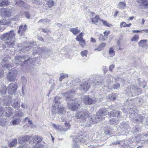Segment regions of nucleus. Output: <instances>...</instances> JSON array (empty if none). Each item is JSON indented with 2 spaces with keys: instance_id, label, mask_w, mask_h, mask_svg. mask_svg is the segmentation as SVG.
I'll use <instances>...</instances> for the list:
<instances>
[{
  "instance_id": "30",
  "label": "nucleus",
  "mask_w": 148,
  "mask_h": 148,
  "mask_svg": "<svg viewBox=\"0 0 148 148\" xmlns=\"http://www.w3.org/2000/svg\"><path fill=\"white\" fill-rule=\"evenodd\" d=\"M83 32H81L80 33L76 38V40L78 41L83 40L82 37L83 36Z\"/></svg>"
},
{
  "instance_id": "42",
  "label": "nucleus",
  "mask_w": 148,
  "mask_h": 148,
  "mask_svg": "<svg viewBox=\"0 0 148 148\" xmlns=\"http://www.w3.org/2000/svg\"><path fill=\"white\" fill-rule=\"evenodd\" d=\"M79 45L81 46L82 47H83L86 45L85 41L84 39L79 41Z\"/></svg>"
},
{
  "instance_id": "32",
  "label": "nucleus",
  "mask_w": 148,
  "mask_h": 148,
  "mask_svg": "<svg viewBox=\"0 0 148 148\" xmlns=\"http://www.w3.org/2000/svg\"><path fill=\"white\" fill-rule=\"evenodd\" d=\"M16 4L19 6H24V3L21 0H18L16 2Z\"/></svg>"
},
{
  "instance_id": "43",
  "label": "nucleus",
  "mask_w": 148,
  "mask_h": 148,
  "mask_svg": "<svg viewBox=\"0 0 148 148\" xmlns=\"http://www.w3.org/2000/svg\"><path fill=\"white\" fill-rule=\"evenodd\" d=\"M4 12L5 13V16L7 17H9L11 15V12L9 10L4 11Z\"/></svg>"
},
{
  "instance_id": "3",
  "label": "nucleus",
  "mask_w": 148,
  "mask_h": 148,
  "mask_svg": "<svg viewBox=\"0 0 148 148\" xmlns=\"http://www.w3.org/2000/svg\"><path fill=\"white\" fill-rule=\"evenodd\" d=\"M108 111L106 108L101 109L99 110L96 113L95 116V121L93 122L96 123L97 122L100 121L103 119V116H105L107 114Z\"/></svg>"
},
{
  "instance_id": "40",
  "label": "nucleus",
  "mask_w": 148,
  "mask_h": 148,
  "mask_svg": "<svg viewBox=\"0 0 148 148\" xmlns=\"http://www.w3.org/2000/svg\"><path fill=\"white\" fill-rule=\"evenodd\" d=\"M87 53L88 51L86 50L81 51L80 54L82 57H86Z\"/></svg>"
},
{
  "instance_id": "47",
  "label": "nucleus",
  "mask_w": 148,
  "mask_h": 148,
  "mask_svg": "<svg viewBox=\"0 0 148 148\" xmlns=\"http://www.w3.org/2000/svg\"><path fill=\"white\" fill-rule=\"evenodd\" d=\"M148 30L144 29V30H132V32L133 33H138V32H140L142 31H144L146 33H147L148 32Z\"/></svg>"
},
{
  "instance_id": "17",
  "label": "nucleus",
  "mask_w": 148,
  "mask_h": 148,
  "mask_svg": "<svg viewBox=\"0 0 148 148\" xmlns=\"http://www.w3.org/2000/svg\"><path fill=\"white\" fill-rule=\"evenodd\" d=\"M92 23L97 25L99 22H101V19L99 18L98 16L97 15L95 17L92 18Z\"/></svg>"
},
{
  "instance_id": "31",
  "label": "nucleus",
  "mask_w": 148,
  "mask_h": 148,
  "mask_svg": "<svg viewBox=\"0 0 148 148\" xmlns=\"http://www.w3.org/2000/svg\"><path fill=\"white\" fill-rule=\"evenodd\" d=\"M7 88L5 86H1L0 88V92L2 94H5L6 93Z\"/></svg>"
},
{
  "instance_id": "44",
  "label": "nucleus",
  "mask_w": 148,
  "mask_h": 148,
  "mask_svg": "<svg viewBox=\"0 0 148 148\" xmlns=\"http://www.w3.org/2000/svg\"><path fill=\"white\" fill-rule=\"evenodd\" d=\"M50 21L47 19H43L40 20L39 21V23H45L46 22V23H49Z\"/></svg>"
},
{
  "instance_id": "24",
  "label": "nucleus",
  "mask_w": 148,
  "mask_h": 148,
  "mask_svg": "<svg viewBox=\"0 0 148 148\" xmlns=\"http://www.w3.org/2000/svg\"><path fill=\"white\" fill-rule=\"evenodd\" d=\"M101 22L103 24V25L107 27H112V25L110 23L107 21L104 20L103 19H101Z\"/></svg>"
},
{
  "instance_id": "39",
  "label": "nucleus",
  "mask_w": 148,
  "mask_h": 148,
  "mask_svg": "<svg viewBox=\"0 0 148 148\" xmlns=\"http://www.w3.org/2000/svg\"><path fill=\"white\" fill-rule=\"evenodd\" d=\"M110 124H112L115 125H116L117 123V121L115 119H111L110 120Z\"/></svg>"
},
{
  "instance_id": "53",
  "label": "nucleus",
  "mask_w": 148,
  "mask_h": 148,
  "mask_svg": "<svg viewBox=\"0 0 148 148\" xmlns=\"http://www.w3.org/2000/svg\"><path fill=\"white\" fill-rule=\"evenodd\" d=\"M27 145L26 144H22L19 146L17 148H27Z\"/></svg>"
},
{
  "instance_id": "16",
  "label": "nucleus",
  "mask_w": 148,
  "mask_h": 148,
  "mask_svg": "<svg viewBox=\"0 0 148 148\" xmlns=\"http://www.w3.org/2000/svg\"><path fill=\"white\" fill-rule=\"evenodd\" d=\"M20 118H15L13 119L10 122V123L13 125H16L19 124L21 122Z\"/></svg>"
},
{
  "instance_id": "49",
  "label": "nucleus",
  "mask_w": 148,
  "mask_h": 148,
  "mask_svg": "<svg viewBox=\"0 0 148 148\" xmlns=\"http://www.w3.org/2000/svg\"><path fill=\"white\" fill-rule=\"evenodd\" d=\"M120 86V84L118 83H116L114 84L113 86V88L114 89H117Z\"/></svg>"
},
{
  "instance_id": "27",
  "label": "nucleus",
  "mask_w": 148,
  "mask_h": 148,
  "mask_svg": "<svg viewBox=\"0 0 148 148\" xmlns=\"http://www.w3.org/2000/svg\"><path fill=\"white\" fill-rule=\"evenodd\" d=\"M118 6L119 8L125 9L126 6V4L125 3L121 2L119 3Z\"/></svg>"
},
{
  "instance_id": "9",
  "label": "nucleus",
  "mask_w": 148,
  "mask_h": 148,
  "mask_svg": "<svg viewBox=\"0 0 148 148\" xmlns=\"http://www.w3.org/2000/svg\"><path fill=\"white\" fill-rule=\"evenodd\" d=\"M17 72L11 71L8 73L7 78L8 80L10 82L14 81L17 75Z\"/></svg>"
},
{
  "instance_id": "13",
  "label": "nucleus",
  "mask_w": 148,
  "mask_h": 148,
  "mask_svg": "<svg viewBox=\"0 0 148 148\" xmlns=\"http://www.w3.org/2000/svg\"><path fill=\"white\" fill-rule=\"evenodd\" d=\"M34 53H38L40 54L46 53L47 51V48H38V47H35L34 48Z\"/></svg>"
},
{
  "instance_id": "28",
  "label": "nucleus",
  "mask_w": 148,
  "mask_h": 148,
  "mask_svg": "<svg viewBox=\"0 0 148 148\" xmlns=\"http://www.w3.org/2000/svg\"><path fill=\"white\" fill-rule=\"evenodd\" d=\"M32 139L34 140H35L37 142H40L42 140L41 137L37 135H35L32 137Z\"/></svg>"
},
{
  "instance_id": "41",
  "label": "nucleus",
  "mask_w": 148,
  "mask_h": 148,
  "mask_svg": "<svg viewBox=\"0 0 148 148\" xmlns=\"http://www.w3.org/2000/svg\"><path fill=\"white\" fill-rule=\"evenodd\" d=\"M68 75L67 74H64L61 75L59 78V80L61 82L62 81V79L68 77Z\"/></svg>"
},
{
  "instance_id": "10",
  "label": "nucleus",
  "mask_w": 148,
  "mask_h": 148,
  "mask_svg": "<svg viewBox=\"0 0 148 148\" xmlns=\"http://www.w3.org/2000/svg\"><path fill=\"white\" fill-rule=\"evenodd\" d=\"M90 83L89 81H86L84 83L80 84V90L84 92H86L89 88L90 86Z\"/></svg>"
},
{
  "instance_id": "26",
  "label": "nucleus",
  "mask_w": 148,
  "mask_h": 148,
  "mask_svg": "<svg viewBox=\"0 0 148 148\" xmlns=\"http://www.w3.org/2000/svg\"><path fill=\"white\" fill-rule=\"evenodd\" d=\"M147 40H141L139 42L138 44L140 46L142 47H145L147 45Z\"/></svg>"
},
{
  "instance_id": "64",
  "label": "nucleus",
  "mask_w": 148,
  "mask_h": 148,
  "mask_svg": "<svg viewBox=\"0 0 148 148\" xmlns=\"http://www.w3.org/2000/svg\"><path fill=\"white\" fill-rule=\"evenodd\" d=\"M73 148H80L78 146V145L77 143H75L73 146Z\"/></svg>"
},
{
  "instance_id": "58",
  "label": "nucleus",
  "mask_w": 148,
  "mask_h": 148,
  "mask_svg": "<svg viewBox=\"0 0 148 148\" xmlns=\"http://www.w3.org/2000/svg\"><path fill=\"white\" fill-rule=\"evenodd\" d=\"M64 124L66 127L68 128V129H70L71 128V125L69 123H67L66 122L64 123Z\"/></svg>"
},
{
  "instance_id": "23",
  "label": "nucleus",
  "mask_w": 148,
  "mask_h": 148,
  "mask_svg": "<svg viewBox=\"0 0 148 148\" xmlns=\"http://www.w3.org/2000/svg\"><path fill=\"white\" fill-rule=\"evenodd\" d=\"M32 136L29 135L26 136L21 138V140L24 142L29 141L31 139H32Z\"/></svg>"
},
{
  "instance_id": "48",
  "label": "nucleus",
  "mask_w": 148,
  "mask_h": 148,
  "mask_svg": "<svg viewBox=\"0 0 148 148\" xmlns=\"http://www.w3.org/2000/svg\"><path fill=\"white\" fill-rule=\"evenodd\" d=\"M42 31L45 33L49 34L51 33V32L50 30L47 29V28H46L45 29H42Z\"/></svg>"
},
{
  "instance_id": "36",
  "label": "nucleus",
  "mask_w": 148,
  "mask_h": 148,
  "mask_svg": "<svg viewBox=\"0 0 148 148\" xmlns=\"http://www.w3.org/2000/svg\"><path fill=\"white\" fill-rule=\"evenodd\" d=\"M139 36L138 35H134L131 39V40L133 42H137L139 39Z\"/></svg>"
},
{
  "instance_id": "38",
  "label": "nucleus",
  "mask_w": 148,
  "mask_h": 148,
  "mask_svg": "<svg viewBox=\"0 0 148 148\" xmlns=\"http://www.w3.org/2000/svg\"><path fill=\"white\" fill-rule=\"evenodd\" d=\"M96 86L97 88L99 87L102 86V82L100 79H99V81L97 79V81L95 82Z\"/></svg>"
},
{
  "instance_id": "29",
  "label": "nucleus",
  "mask_w": 148,
  "mask_h": 148,
  "mask_svg": "<svg viewBox=\"0 0 148 148\" xmlns=\"http://www.w3.org/2000/svg\"><path fill=\"white\" fill-rule=\"evenodd\" d=\"M120 127L121 128L124 129H127L129 128V125L125 122H123L121 123Z\"/></svg>"
},
{
  "instance_id": "57",
  "label": "nucleus",
  "mask_w": 148,
  "mask_h": 148,
  "mask_svg": "<svg viewBox=\"0 0 148 148\" xmlns=\"http://www.w3.org/2000/svg\"><path fill=\"white\" fill-rule=\"evenodd\" d=\"M25 16L27 18H29L30 17V15L29 13L28 12H25L24 14Z\"/></svg>"
},
{
  "instance_id": "63",
  "label": "nucleus",
  "mask_w": 148,
  "mask_h": 148,
  "mask_svg": "<svg viewBox=\"0 0 148 148\" xmlns=\"http://www.w3.org/2000/svg\"><path fill=\"white\" fill-rule=\"evenodd\" d=\"M5 110V109L4 110L3 108H1V107L0 108V116L2 114H3L4 111Z\"/></svg>"
},
{
  "instance_id": "4",
  "label": "nucleus",
  "mask_w": 148,
  "mask_h": 148,
  "mask_svg": "<svg viewBox=\"0 0 148 148\" xmlns=\"http://www.w3.org/2000/svg\"><path fill=\"white\" fill-rule=\"evenodd\" d=\"M55 103L53 107L52 112L53 115L57 114H64L66 112L65 108L61 107V106L58 105L59 104V102L57 101L55 102Z\"/></svg>"
},
{
  "instance_id": "61",
  "label": "nucleus",
  "mask_w": 148,
  "mask_h": 148,
  "mask_svg": "<svg viewBox=\"0 0 148 148\" xmlns=\"http://www.w3.org/2000/svg\"><path fill=\"white\" fill-rule=\"evenodd\" d=\"M32 1L33 3H35L37 4L40 3L39 0H32Z\"/></svg>"
},
{
  "instance_id": "5",
  "label": "nucleus",
  "mask_w": 148,
  "mask_h": 148,
  "mask_svg": "<svg viewBox=\"0 0 148 148\" xmlns=\"http://www.w3.org/2000/svg\"><path fill=\"white\" fill-rule=\"evenodd\" d=\"M89 113L86 110H81L77 112L75 116L77 119H85L89 116Z\"/></svg>"
},
{
  "instance_id": "50",
  "label": "nucleus",
  "mask_w": 148,
  "mask_h": 148,
  "mask_svg": "<svg viewBox=\"0 0 148 148\" xmlns=\"http://www.w3.org/2000/svg\"><path fill=\"white\" fill-rule=\"evenodd\" d=\"M17 116H23L24 115V113L20 111H18L16 112Z\"/></svg>"
},
{
  "instance_id": "35",
  "label": "nucleus",
  "mask_w": 148,
  "mask_h": 148,
  "mask_svg": "<svg viewBox=\"0 0 148 148\" xmlns=\"http://www.w3.org/2000/svg\"><path fill=\"white\" fill-rule=\"evenodd\" d=\"M1 3H0V6H3L7 5H8V1H3V0L1 1Z\"/></svg>"
},
{
  "instance_id": "19",
  "label": "nucleus",
  "mask_w": 148,
  "mask_h": 148,
  "mask_svg": "<svg viewBox=\"0 0 148 148\" xmlns=\"http://www.w3.org/2000/svg\"><path fill=\"white\" fill-rule=\"evenodd\" d=\"M8 59L7 58H5L3 60V62L2 63V65H3V68L4 69H10L11 66V65L9 64L8 63H6L5 64V62H7L8 61Z\"/></svg>"
},
{
  "instance_id": "20",
  "label": "nucleus",
  "mask_w": 148,
  "mask_h": 148,
  "mask_svg": "<svg viewBox=\"0 0 148 148\" xmlns=\"http://www.w3.org/2000/svg\"><path fill=\"white\" fill-rule=\"evenodd\" d=\"M108 112V110H107ZM108 115L109 116H115L118 117L120 115V112L119 111H115L114 112H111L110 113H109L108 112Z\"/></svg>"
},
{
  "instance_id": "1",
  "label": "nucleus",
  "mask_w": 148,
  "mask_h": 148,
  "mask_svg": "<svg viewBox=\"0 0 148 148\" xmlns=\"http://www.w3.org/2000/svg\"><path fill=\"white\" fill-rule=\"evenodd\" d=\"M75 92V91H71L65 94L66 100L68 101L67 103L68 108L71 110L75 111L78 108L80 104L77 99L73 100L70 99L73 96Z\"/></svg>"
},
{
  "instance_id": "8",
  "label": "nucleus",
  "mask_w": 148,
  "mask_h": 148,
  "mask_svg": "<svg viewBox=\"0 0 148 148\" xmlns=\"http://www.w3.org/2000/svg\"><path fill=\"white\" fill-rule=\"evenodd\" d=\"M73 138L74 139V142H75L76 143H78V141L84 143L85 144H86L87 143V142L86 141V138H87L86 137L80 135H78L74 136Z\"/></svg>"
},
{
  "instance_id": "55",
  "label": "nucleus",
  "mask_w": 148,
  "mask_h": 148,
  "mask_svg": "<svg viewBox=\"0 0 148 148\" xmlns=\"http://www.w3.org/2000/svg\"><path fill=\"white\" fill-rule=\"evenodd\" d=\"M53 126L54 127L58 130H60V129L59 125H58L55 124H53Z\"/></svg>"
},
{
  "instance_id": "11",
  "label": "nucleus",
  "mask_w": 148,
  "mask_h": 148,
  "mask_svg": "<svg viewBox=\"0 0 148 148\" xmlns=\"http://www.w3.org/2000/svg\"><path fill=\"white\" fill-rule=\"evenodd\" d=\"M130 116L134 120H135L136 122L138 121L139 122H142V121L143 118V116L140 115L136 113H131L130 114Z\"/></svg>"
},
{
  "instance_id": "14",
  "label": "nucleus",
  "mask_w": 148,
  "mask_h": 148,
  "mask_svg": "<svg viewBox=\"0 0 148 148\" xmlns=\"http://www.w3.org/2000/svg\"><path fill=\"white\" fill-rule=\"evenodd\" d=\"M27 29V26L26 25H21L19 27V29L18 31V34H21V35H22L24 33H25Z\"/></svg>"
},
{
  "instance_id": "22",
  "label": "nucleus",
  "mask_w": 148,
  "mask_h": 148,
  "mask_svg": "<svg viewBox=\"0 0 148 148\" xmlns=\"http://www.w3.org/2000/svg\"><path fill=\"white\" fill-rule=\"evenodd\" d=\"M69 30L74 35H76L80 32V30L78 27L70 29Z\"/></svg>"
},
{
  "instance_id": "56",
  "label": "nucleus",
  "mask_w": 148,
  "mask_h": 148,
  "mask_svg": "<svg viewBox=\"0 0 148 148\" xmlns=\"http://www.w3.org/2000/svg\"><path fill=\"white\" fill-rule=\"evenodd\" d=\"M95 121V117H93L91 118L90 119V121L92 124H95L96 123H94L93 121Z\"/></svg>"
},
{
  "instance_id": "59",
  "label": "nucleus",
  "mask_w": 148,
  "mask_h": 148,
  "mask_svg": "<svg viewBox=\"0 0 148 148\" xmlns=\"http://www.w3.org/2000/svg\"><path fill=\"white\" fill-rule=\"evenodd\" d=\"M126 23H125L124 22H122L120 24V27H121V26H122L123 27H126Z\"/></svg>"
},
{
  "instance_id": "62",
  "label": "nucleus",
  "mask_w": 148,
  "mask_h": 148,
  "mask_svg": "<svg viewBox=\"0 0 148 148\" xmlns=\"http://www.w3.org/2000/svg\"><path fill=\"white\" fill-rule=\"evenodd\" d=\"M22 82L23 83L25 84L27 82V79L25 77H22Z\"/></svg>"
},
{
  "instance_id": "60",
  "label": "nucleus",
  "mask_w": 148,
  "mask_h": 148,
  "mask_svg": "<svg viewBox=\"0 0 148 148\" xmlns=\"http://www.w3.org/2000/svg\"><path fill=\"white\" fill-rule=\"evenodd\" d=\"M109 108L110 110H114L116 109V107L113 105L110 106L109 107Z\"/></svg>"
},
{
  "instance_id": "12",
  "label": "nucleus",
  "mask_w": 148,
  "mask_h": 148,
  "mask_svg": "<svg viewBox=\"0 0 148 148\" xmlns=\"http://www.w3.org/2000/svg\"><path fill=\"white\" fill-rule=\"evenodd\" d=\"M17 86L14 83H11L8 87V90L9 93L11 95L14 93L17 89Z\"/></svg>"
},
{
  "instance_id": "54",
  "label": "nucleus",
  "mask_w": 148,
  "mask_h": 148,
  "mask_svg": "<svg viewBox=\"0 0 148 148\" xmlns=\"http://www.w3.org/2000/svg\"><path fill=\"white\" fill-rule=\"evenodd\" d=\"M110 32L109 31H106L103 32V34H104V36L105 37H108V35L110 33Z\"/></svg>"
},
{
  "instance_id": "34",
  "label": "nucleus",
  "mask_w": 148,
  "mask_h": 148,
  "mask_svg": "<svg viewBox=\"0 0 148 148\" xmlns=\"http://www.w3.org/2000/svg\"><path fill=\"white\" fill-rule=\"evenodd\" d=\"M12 106L15 109H17L20 107L18 102L17 101H15L14 103H12Z\"/></svg>"
},
{
  "instance_id": "25",
  "label": "nucleus",
  "mask_w": 148,
  "mask_h": 148,
  "mask_svg": "<svg viewBox=\"0 0 148 148\" xmlns=\"http://www.w3.org/2000/svg\"><path fill=\"white\" fill-rule=\"evenodd\" d=\"M17 144V140L16 139H14L9 144V146L10 147H15Z\"/></svg>"
},
{
  "instance_id": "7",
  "label": "nucleus",
  "mask_w": 148,
  "mask_h": 148,
  "mask_svg": "<svg viewBox=\"0 0 148 148\" xmlns=\"http://www.w3.org/2000/svg\"><path fill=\"white\" fill-rule=\"evenodd\" d=\"M73 138L74 139V142H75L76 143H78V141L84 143L85 144H86L87 143V142L86 141V138H87L86 137L80 135H78L74 136Z\"/></svg>"
},
{
  "instance_id": "21",
  "label": "nucleus",
  "mask_w": 148,
  "mask_h": 148,
  "mask_svg": "<svg viewBox=\"0 0 148 148\" xmlns=\"http://www.w3.org/2000/svg\"><path fill=\"white\" fill-rule=\"evenodd\" d=\"M22 57L21 56H17L14 58V63L18 65L22 62Z\"/></svg>"
},
{
  "instance_id": "6",
  "label": "nucleus",
  "mask_w": 148,
  "mask_h": 148,
  "mask_svg": "<svg viewBox=\"0 0 148 148\" xmlns=\"http://www.w3.org/2000/svg\"><path fill=\"white\" fill-rule=\"evenodd\" d=\"M82 101L86 104H94L96 102L95 99L90 98L88 96H84L82 97Z\"/></svg>"
},
{
  "instance_id": "18",
  "label": "nucleus",
  "mask_w": 148,
  "mask_h": 148,
  "mask_svg": "<svg viewBox=\"0 0 148 148\" xmlns=\"http://www.w3.org/2000/svg\"><path fill=\"white\" fill-rule=\"evenodd\" d=\"M6 112L5 113V116L7 117H9L10 116L13 114L12 109L10 107L6 108Z\"/></svg>"
},
{
  "instance_id": "2",
  "label": "nucleus",
  "mask_w": 148,
  "mask_h": 148,
  "mask_svg": "<svg viewBox=\"0 0 148 148\" xmlns=\"http://www.w3.org/2000/svg\"><path fill=\"white\" fill-rule=\"evenodd\" d=\"M15 34L14 30L10 31L9 33H6L2 36V39L5 40V44L10 47H12L14 45V37Z\"/></svg>"
},
{
  "instance_id": "52",
  "label": "nucleus",
  "mask_w": 148,
  "mask_h": 148,
  "mask_svg": "<svg viewBox=\"0 0 148 148\" xmlns=\"http://www.w3.org/2000/svg\"><path fill=\"white\" fill-rule=\"evenodd\" d=\"M28 120V123L30 124V125H31L32 124V121L31 120H30L29 119L28 117H26L25 119L24 120V121L26 122L27 121V120Z\"/></svg>"
},
{
  "instance_id": "51",
  "label": "nucleus",
  "mask_w": 148,
  "mask_h": 148,
  "mask_svg": "<svg viewBox=\"0 0 148 148\" xmlns=\"http://www.w3.org/2000/svg\"><path fill=\"white\" fill-rule=\"evenodd\" d=\"M35 148L34 147V148H42L43 147V146L41 144H39L38 143L36 144Z\"/></svg>"
},
{
  "instance_id": "46",
  "label": "nucleus",
  "mask_w": 148,
  "mask_h": 148,
  "mask_svg": "<svg viewBox=\"0 0 148 148\" xmlns=\"http://www.w3.org/2000/svg\"><path fill=\"white\" fill-rule=\"evenodd\" d=\"M106 45V44L105 43H102L98 46L101 50H102L104 47Z\"/></svg>"
},
{
  "instance_id": "15",
  "label": "nucleus",
  "mask_w": 148,
  "mask_h": 148,
  "mask_svg": "<svg viewBox=\"0 0 148 148\" xmlns=\"http://www.w3.org/2000/svg\"><path fill=\"white\" fill-rule=\"evenodd\" d=\"M36 43L35 42H32V43H27L26 45H25L23 47V51L25 52L29 50V49L31 48L32 47L35 45Z\"/></svg>"
},
{
  "instance_id": "33",
  "label": "nucleus",
  "mask_w": 148,
  "mask_h": 148,
  "mask_svg": "<svg viewBox=\"0 0 148 148\" xmlns=\"http://www.w3.org/2000/svg\"><path fill=\"white\" fill-rule=\"evenodd\" d=\"M46 4L48 5V6L50 8L53 5L54 3L52 1L49 0L46 1Z\"/></svg>"
},
{
  "instance_id": "37",
  "label": "nucleus",
  "mask_w": 148,
  "mask_h": 148,
  "mask_svg": "<svg viewBox=\"0 0 148 148\" xmlns=\"http://www.w3.org/2000/svg\"><path fill=\"white\" fill-rule=\"evenodd\" d=\"M109 53L110 57H113L114 55L115 51H114L113 49L112 48H110L109 51Z\"/></svg>"
},
{
  "instance_id": "45",
  "label": "nucleus",
  "mask_w": 148,
  "mask_h": 148,
  "mask_svg": "<svg viewBox=\"0 0 148 148\" xmlns=\"http://www.w3.org/2000/svg\"><path fill=\"white\" fill-rule=\"evenodd\" d=\"M108 37H105L102 34H100L99 35V39L103 41L105 40Z\"/></svg>"
}]
</instances>
